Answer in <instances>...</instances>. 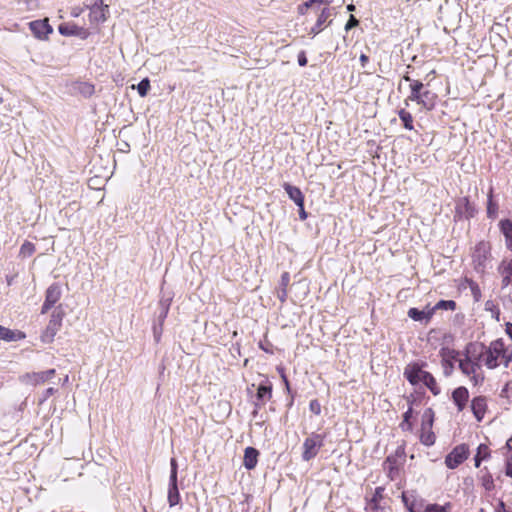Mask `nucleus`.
<instances>
[{
  "mask_svg": "<svg viewBox=\"0 0 512 512\" xmlns=\"http://www.w3.org/2000/svg\"><path fill=\"white\" fill-rule=\"evenodd\" d=\"M481 351V343H469L464 358L458 360L459 369L474 386L481 384L485 378L481 367Z\"/></svg>",
  "mask_w": 512,
  "mask_h": 512,
  "instance_id": "f257e3e1",
  "label": "nucleus"
},
{
  "mask_svg": "<svg viewBox=\"0 0 512 512\" xmlns=\"http://www.w3.org/2000/svg\"><path fill=\"white\" fill-rule=\"evenodd\" d=\"M481 360L488 369H495L500 365L507 368L512 360V351L505 348L502 339L492 341L489 346L481 344Z\"/></svg>",
  "mask_w": 512,
  "mask_h": 512,
  "instance_id": "f03ea898",
  "label": "nucleus"
},
{
  "mask_svg": "<svg viewBox=\"0 0 512 512\" xmlns=\"http://www.w3.org/2000/svg\"><path fill=\"white\" fill-rule=\"evenodd\" d=\"M404 375L412 385L423 383L434 395L440 393V387L436 379L431 373L424 371L419 364L413 363L407 365L404 370Z\"/></svg>",
  "mask_w": 512,
  "mask_h": 512,
  "instance_id": "7ed1b4c3",
  "label": "nucleus"
},
{
  "mask_svg": "<svg viewBox=\"0 0 512 512\" xmlns=\"http://www.w3.org/2000/svg\"><path fill=\"white\" fill-rule=\"evenodd\" d=\"M491 260V246L488 242L480 241L472 252V262L478 272H484Z\"/></svg>",
  "mask_w": 512,
  "mask_h": 512,
  "instance_id": "20e7f679",
  "label": "nucleus"
},
{
  "mask_svg": "<svg viewBox=\"0 0 512 512\" xmlns=\"http://www.w3.org/2000/svg\"><path fill=\"white\" fill-rule=\"evenodd\" d=\"M324 444V436L317 433H312L307 437L303 443L302 458L305 461L313 459L319 452Z\"/></svg>",
  "mask_w": 512,
  "mask_h": 512,
  "instance_id": "39448f33",
  "label": "nucleus"
},
{
  "mask_svg": "<svg viewBox=\"0 0 512 512\" xmlns=\"http://www.w3.org/2000/svg\"><path fill=\"white\" fill-rule=\"evenodd\" d=\"M384 487H377L366 504L367 512H387L388 506L384 498Z\"/></svg>",
  "mask_w": 512,
  "mask_h": 512,
  "instance_id": "423d86ee",
  "label": "nucleus"
},
{
  "mask_svg": "<svg viewBox=\"0 0 512 512\" xmlns=\"http://www.w3.org/2000/svg\"><path fill=\"white\" fill-rule=\"evenodd\" d=\"M469 455V449L465 444L456 446L445 458V464L450 469L457 468Z\"/></svg>",
  "mask_w": 512,
  "mask_h": 512,
  "instance_id": "0eeeda50",
  "label": "nucleus"
},
{
  "mask_svg": "<svg viewBox=\"0 0 512 512\" xmlns=\"http://www.w3.org/2000/svg\"><path fill=\"white\" fill-rule=\"evenodd\" d=\"M62 289L59 283L51 284L45 292V301L41 308V314H46L61 298Z\"/></svg>",
  "mask_w": 512,
  "mask_h": 512,
  "instance_id": "6e6552de",
  "label": "nucleus"
},
{
  "mask_svg": "<svg viewBox=\"0 0 512 512\" xmlns=\"http://www.w3.org/2000/svg\"><path fill=\"white\" fill-rule=\"evenodd\" d=\"M61 324H62V315L59 312H57V313L54 312L51 315V318L49 320V323H48L46 329L44 330V332L41 335V340L44 343H51L53 341L55 335L59 331Z\"/></svg>",
  "mask_w": 512,
  "mask_h": 512,
  "instance_id": "1a4fd4ad",
  "label": "nucleus"
},
{
  "mask_svg": "<svg viewBox=\"0 0 512 512\" xmlns=\"http://www.w3.org/2000/svg\"><path fill=\"white\" fill-rule=\"evenodd\" d=\"M439 353L441 356L444 374L446 376H449L454 369V361L459 360L458 359L459 352L454 349H450L448 347H443V348H441Z\"/></svg>",
  "mask_w": 512,
  "mask_h": 512,
  "instance_id": "9d476101",
  "label": "nucleus"
},
{
  "mask_svg": "<svg viewBox=\"0 0 512 512\" xmlns=\"http://www.w3.org/2000/svg\"><path fill=\"white\" fill-rule=\"evenodd\" d=\"M401 499L409 512H423L425 507L423 500L418 499L414 491L403 492Z\"/></svg>",
  "mask_w": 512,
  "mask_h": 512,
  "instance_id": "9b49d317",
  "label": "nucleus"
},
{
  "mask_svg": "<svg viewBox=\"0 0 512 512\" xmlns=\"http://www.w3.org/2000/svg\"><path fill=\"white\" fill-rule=\"evenodd\" d=\"M429 414L426 412L424 417H428L427 422L423 421L422 423V433L420 435V441L425 446H432L435 443V434L430 430L432 426V415L431 410H428Z\"/></svg>",
  "mask_w": 512,
  "mask_h": 512,
  "instance_id": "f8f14e48",
  "label": "nucleus"
},
{
  "mask_svg": "<svg viewBox=\"0 0 512 512\" xmlns=\"http://www.w3.org/2000/svg\"><path fill=\"white\" fill-rule=\"evenodd\" d=\"M108 11V6L103 4L102 0H95L91 9H90V20L92 22H104L106 20V12Z\"/></svg>",
  "mask_w": 512,
  "mask_h": 512,
  "instance_id": "ddd939ff",
  "label": "nucleus"
},
{
  "mask_svg": "<svg viewBox=\"0 0 512 512\" xmlns=\"http://www.w3.org/2000/svg\"><path fill=\"white\" fill-rule=\"evenodd\" d=\"M30 30L37 38H44L52 32L47 20H36L29 23Z\"/></svg>",
  "mask_w": 512,
  "mask_h": 512,
  "instance_id": "4468645a",
  "label": "nucleus"
},
{
  "mask_svg": "<svg viewBox=\"0 0 512 512\" xmlns=\"http://www.w3.org/2000/svg\"><path fill=\"white\" fill-rule=\"evenodd\" d=\"M475 212L474 207L464 199L457 205L455 221H469Z\"/></svg>",
  "mask_w": 512,
  "mask_h": 512,
  "instance_id": "2eb2a0df",
  "label": "nucleus"
},
{
  "mask_svg": "<svg viewBox=\"0 0 512 512\" xmlns=\"http://www.w3.org/2000/svg\"><path fill=\"white\" fill-rule=\"evenodd\" d=\"M60 34L64 36H77L86 39L89 35L88 31L74 24H62L59 26Z\"/></svg>",
  "mask_w": 512,
  "mask_h": 512,
  "instance_id": "dca6fc26",
  "label": "nucleus"
},
{
  "mask_svg": "<svg viewBox=\"0 0 512 512\" xmlns=\"http://www.w3.org/2000/svg\"><path fill=\"white\" fill-rule=\"evenodd\" d=\"M499 273L502 276V285H512V258H505L499 266Z\"/></svg>",
  "mask_w": 512,
  "mask_h": 512,
  "instance_id": "f3484780",
  "label": "nucleus"
},
{
  "mask_svg": "<svg viewBox=\"0 0 512 512\" xmlns=\"http://www.w3.org/2000/svg\"><path fill=\"white\" fill-rule=\"evenodd\" d=\"M469 398V392L466 387H458L452 393V399L454 404L457 406L458 411H462Z\"/></svg>",
  "mask_w": 512,
  "mask_h": 512,
  "instance_id": "a211bd4d",
  "label": "nucleus"
},
{
  "mask_svg": "<svg viewBox=\"0 0 512 512\" xmlns=\"http://www.w3.org/2000/svg\"><path fill=\"white\" fill-rule=\"evenodd\" d=\"M284 190L288 194L289 198L301 209L303 210V204H304V196L301 192V190L293 186L289 183H284L283 185Z\"/></svg>",
  "mask_w": 512,
  "mask_h": 512,
  "instance_id": "6ab92c4d",
  "label": "nucleus"
},
{
  "mask_svg": "<svg viewBox=\"0 0 512 512\" xmlns=\"http://www.w3.org/2000/svg\"><path fill=\"white\" fill-rule=\"evenodd\" d=\"M434 314V309L427 308L424 310H419L417 308H410L408 310V316L414 320L419 322H428Z\"/></svg>",
  "mask_w": 512,
  "mask_h": 512,
  "instance_id": "aec40b11",
  "label": "nucleus"
},
{
  "mask_svg": "<svg viewBox=\"0 0 512 512\" xmlns=\"http://www.w3.org/2000/svg\"><path fill=\"white\" fill-rule=\"evenodd\" d=\"M486 399L484 397H475L471 402L472 412L477 419V421H481L486 412Z\"/></svg>",
  "mask_w": 512,
  "mask_h": 512,
  "instance_id": "412c9836",
  "label": "nucleus"
},
{
  "mask_svg": "<svg viewBox=\"0 0 512 512\" xmlns=\"http://www.w3.org/2000/svg\"><path fill=\"white\" fill-rule=\"evenodd\" d=\"M25 338V334L19 330H11L9 328H6L2 325H0V340L6 341V342H13L22 340Z\"/></svg>",
  "mask_w": 512,
  "mask_h": 512,
  "instance_id": "4be33fe9",
  "label": "nucleus"
},
{
  "mask_svg": "<svg viewBox=\"0 0 512 512\" xmlns=\"http://www.w3.org/2000/svg\"><path fill=\"white\" fill-rule=\"evenodd\" d=\"M55 376V369H49L42 372H34L31 374H27V378L32 384H42Z\"/></svg>",
  "mask_w": 512,
  "mask_h": 512,
  "instance_id": "5701e85b",
  "label": "nucleus"
},
{
  "mask_svg": "<svg viewBox=\"0 0 512 512\" xmlns=\"http://www.w3.org/2000/svg\"><path fill=\"white\" fill-rule=\"evenodd\" d=\"M437 95L430 91V90H424L422 94L420 95L418 105H420L422 108L426 110H432L436 103Z\"/></svg>",
  "mask_w": 512,
  "mask_h": 512,
  "instance_id": "b1692460",
  "label": "nucleus"
},
{
  "mask_svg": "<svg viewBox=\"0 0 512 512\" xmlns=\"http://www.w3.org/2000/svg\"><path fill=\"white\" fill-rule=\"evenodd\" d=\"M258 451L253 447H247L244 451L243 465L246 469L252 470L256 467L258 462Z\"/></svg>",
  "mask_w": 512,
  "mask_h": 512,
  "instance_id": "393cba45",
  "label": "nucleus"
},
{
  "mask_svg": "<svg viewBox=\"0 0 512 512\" xmlns=\"http://www.w3.org/2000/svg\"><path fill=\"white\" fill-rule=\"evenodd\" d=\"M478 479L480 481L481 486L487 491L490 492L494 490L495 484L492 474L489 470L484 467L479 471Z\"/></svg>",
  "mask_w": 512,
  "mask_h": 512,
  "instance_id": "a878e982",
  "label": "nucleus"
},
{
  "mask_svg": "<svg viewBox=\"0 0 512 512\" xmlns=\"http://www.w3.org/2000/svg\"><path fill=\"white\" fill-rule=\"evenodd\" d=\"M272 397V386L271 385H259L257 389V402L256 407L264 405Z\"/></svg>",
  "mask_w": 512,
  "mask_h": 512,
  "instance_id": "bb28decb",
  "label": "nucleus"
},
{
  "mask_svg": "<svg viewBox=\"0 0 512 512\" xmlns=\"http://www.w3.org/2000/svg\"><path fill=\"white\" fill-rule=\"evenodd\" d=\"M383 466H384V470L387 472L388 477L391 480H395L399 473L397 459L395 457L389 456L386 458Z\"/></svg>",
  "mask_w": 512,
  "mask_h": 512,
  "instance_id": "cd10ccee",
  "label": "nucleus"
},
{
  "mask_svg": "<svg viewBox=\"0 0 512 512\" xmlns=\"http://www.w3.org/2000/svg\"><path fill=\"white\" fill-rule=\"evenodd\" d=\"M332 15V10L330 8H324L320 15L318 16V19L315 23V25L311 28L310 34L317 35L321 30L324 23L328 20V18Z\"/></svg>",
  "mask_w": 512,
  "mask_h": 512,
  "instance_id": "c85d7f7f",
  "label": "nucleus"
},
{
  "mask_svg": "<svg viewBox=\"0 0 512 512\" xmlns=\"http://www.w3.org/2000/svg\"><path fill=\"white\" fill-rule=\"evenodd\" d=\"M490 450L487 445L480 444L477 448V453L475 455V466L478 468L481 464L482 460L489 458Z\"/></svg>",
  "mask_w": 512,
  "mask_h": 512,
  "instance_id": "c756f323",
  "label": "nucleus"
},
{
  "mask_svg": "<svg viewBox=\"0 0 512 512\" xmlns=\"http://www.w3.org/2000/svg\"><path fill=\"white\" fill-rule=\"evenodd\" d=\"M493 189L490 188L488 193V201H487V215L490 219H495L498 211V205L492 199Z\"/></svg>",
  "mask_w": 512,
  "mask_h": 512,
  "instance_id": "7c9ffc66",
  "label": "nucleus"
},
{
  "mask_svg": "<svg viewBox=\"0 0 512 512\" xmlns=\"http://www.w3.org/2000/svg\"><path fill=\"white\" fill-rule=\"evenodd\" d=\"M400 120L402 121L404 127L408 130L413 129V117L410 112L401 109L398 113Z\"/></svg>",
  "mask_w": 512,
  "mask_h": 512,
  "instance_id": "2f4dec72",
  "label": "nucleus"
},
{
  "mask_svg": "<svg viewBox=\"0 0 512 512\" xmlns=\"http://www.w3.org/2000/svg\"><path fill=\"white\" fill-rule=\"evenodd\" d=\"M450 511H451L450 503H446L444 505L427 504L423 510V512H450Z\"/></svg>",
  "mask_w": 512,
  "mask_h": 512,
  "instance_id": "473e14b6",
  "label": "nucleus"
},
{
  "mask_svg": "<svg viewBox=\"0 0 512 512\" xmlns=\"http://www.w3.org/2000/svg\"><path fill=\"white\" fill-rule=\"evenodd\" d=\"M180 501V494L178 491V487H169L168 488V502L170 507L177 505Z\"/></svg>",
  "mask_w": 512,
  "mask_h": 512,
  "instance_id": "72a5a7b5",
  "label": "nucleus"
},
{
  "mask_svg": "<svg viewBox=\"0 0 512 512\" xmlns=\"http://www.w3.org/2000/svg\"><path fill=\"white\" fill-rule=\"evenodd\" d=\"M150 90V81L148 78H144L137 84V91L141 97H145Z\"/></svg>",
  "mask_w": 512,
  "mask_h": 512,
  "instance_id": "f704fd0d",
  "label": "nucleus"
},
{
  "mask_svg": "<svg viewBox=\"0 0 512 512\" xmlns=\"http://www.w3.org/2000/svg\"><path fill=\"white\" fill-rule=\"evenodd\" d=\"M456 307V303L452 300H441L439 301L432 309H444V310H454Z\"/></svg>",
  "mask_w": 512,
  "mask_h": 512,
  "instance_id": "c9c22d12",
  "label": "nucleus"
},
{
  "mask_svg": "<svg viewBox=\"0 0 512 512\" xmlns=\"http://www.w3.org/2000/svg\"><path fill=\"white\" fill-rule=\"evenodd\" d=\"M501 230L506 239V246L512 251V226H501Z\"/></svg>",
  "mask_w": 512,
  "mask_h": 512,
  "instance_id": "e433bc0d",
  "label": "nucleus"
},
{
  "mask_svg": "<svg viewBox=\"0 0 512 512\" xmlns=\"http://www.w3.org/2000/svg\"><path fill=\"white\" fill-rule=\"evenodd\" d=\"M35 251L34 245L31 242H25L21 246L20 254L23 257H29L31 256Z\"/></svg>",
  "mask_w": 512,
  "mask_h": 512,
  "instance_id": "4c0bfd02",
  "label": "nucleus"
},
{
  "mask_svg": "<svg viewBox=\"0 0 512 512\" xmlns=\"http://www.w3.org/2000/svg\"><path fill=\"white\" fill-rule=\"evenodd\" d=\"M309 409L313 414L319 415L321 413V405L319 401L316 399L311 400L309 403Z\"/></svg>",
  "mask_w": 512,
  "mask_h": 512,
  "instance_id": "58836bf2",
  "label": "nucleus"
},
{
  "mask_svg": "<svg viewBox=\"0 0 512 512\" xmlns=\"http://www.w3.org/2000/svg\"><path fill=\"white\" fill-rule=\"evenodd\" d=\"M359 24V21L358 19H356L353 15H350L346 25H345V30L346 31H349L351 30L352 28L358 26Z\"/></svg>",
  "mask_w": 512,
  "mask_h": 512,
  "instance_id": "ea45409f",
  "label": "nucleus"
},
{
  "mask_svg": "<svg viewBox=\"0 0 512 512\" xmlns=\"http://www.w3.org/2000/svg\"><path fill=\"white\" fill-rule=\"evenodd\" d=\"M290 282V275L288 272H284L281 276L280 286L281 288L287 289Z\"/></svg>",
  "mask_w": 512,
  "mask_h": 512,
  "instance_id": "a19ab883",
  "label": "nucleus"
},
{
  "mask_svg": "<svg viewBox=\"0 0 512 512\" xmlns=\"http://www.w3.org/2000/svg\"><path fill=\"white\" fill-rule=\"evenodd\" d=\"M424 88V85L422 82L418 81V80H415V81H412V83L410 84V90H413V91H424L423 90Z\"/></svg>",
  "mask_w": 512,
  "mask_h": 512,
  "instance_id": "79ce46f5",
  "label": "nucleus"
},
{
  "mask_svg": "<svg viewBox=\"0 0 512 512\" xmlns=\"http://www.w3.org/2000/svg\"><path fill=\"white\" fill-rule=\"evenodd\" d=\"M170 303H171V298L170 297H168L166 299L162 298L160 300V302H159L160 309H164L166 311H169Z\"/></svg>",
  "mask_w": 512,
  "mask_h": 512,
  "instance_id": "37998d69",
  "label": "nucleus"
},
{
  "mask_svg": "<svg viewBox=\"0 0 512 512\" xmlns=\"http://www.w3.org/2000/svg\"><path fill=\"white\" fill-rule=\"evenodd\" d=\"M422 92L423 91H417L416 92V91L411 90L410 95L408 96L407 100L414 101V102L418 103L420 95L422 94Z\"/></svg>",
  "mask_w": 512,
  "mask_h": 512,
  "instance_id": "c03bdc74",
  "label": "nucleus"
},
{
  "mask_svg": "<svg viewBox=\"0 0 512 512\" xmlns=\"http://www.w3.org/2000/svg\"><path fill=\"white\" fill-rule=\"evenodd\" d=\"M311 6H313V5L310 3V1H309V0H308V1H306L305 3H303V4L299 5V7H298V12H299V14L304 15V14L306 13V11H307Z\"/></svg>",
  "mask_w": 512,
  "mask_h": 512,
  "instance_id": "a18cd8bd",
  "label": "nucleus"
},
{
  "mask_svg": "<svg viewBox=\"0 0 512 512\" xmlns=\"http://www.w3.org/2000/svg\"><path fill=\"white\" fill-rule=\"evenodd\" d=\"M169 487H178L177 486V472H175V471H170Z\"/></svg>",
  "mask_w": 512,
  "mask_h": 512,
  "instance_id": "49530a36",
  "label": "nucleus"
},
{
  "mask_svg": "<svg viewBox=\"0 0 512 512\" xmlns=\"http://www.w3.org/2000/svg\"><path fill=\"white\" fill-rule=\"evenodd\" d=\"M298 64L302 67L307 65V57L304 51L298 54Z\"/></svg>",
  "mask_w": 512,
  "mask_h": 512,
  "instance_id": "de8ad7c7",
  "label": "nucleus"
},
{
  "mask_svg": "<svg viewBox=\"0 0 512 512\" xmlns=\"http://www.w3.org/2000/svg\"><path fill=\"white\" fill-rule=\"evenodd\" d=\"M495 512H510L506 509V505L505 503L500 500L497 504V506L495 507Z\"/></svg>",
  "mask_w": 512,
  "mask_h": 512,
  "instance_id": "09e8293b",
  "label": "nucleus"
},
{
  "mask_svg": "<svg viewBox=\"0 0 512 512\" xmlns=\"http://www.w3.org/2000/svg\"><path fill=\"white\" fill-rule=\"evenodd\" d=\"M400 428L403 430V431H409L412 429V424L410 421L408 420H403L401 423H400Z\"/></svg>",
  "mask_w": 512,
  "mask_h": 512,
  "instance_id": "8fccbe9b",
  "label": "nucleus"
},
{
  "mask_svg": "<svg viewBox=\"0 0 512 512\" xmlns=\"http://www.w3.org/2000/svg\"><path fill=\"white\" fill-rule=\"evenodd\" d=\"M169 311L161 309L160 314L158 316L159 324L163 325L164 320L166 319Z\"/></svg>",
  "mask_w": 512,
  "mask_h": 512,
  "instance_id": "3c124183",
  "label": "nucleus"
},
{
  "mask_svg": "<svg viewBox=\"0 0 512 512\" xmlns=\"http://www.w3.org/2000/svg\"><path fill=\"white\" fill-rule=\"evenodd\" d=\"M161 333H162V325L159 324V327H157V326L154 327V337H155L156 341H159Z\"/></svg>",
  "mask_w": 512,
  "mask_h": 512,
  "instance_id": "603ef678",
  "label": "nucleus"
},
{
  "mask_svg": "<svg viewBox=\"0 0 512 512\" xmlns=\"http://www.w3.org/2000/svg\"><path fill=\"white\" fill-rule=\"evenodd\" d=\"M278 298L281 302H284L287 298V289L281 288L278 293Z\"/></svg>",
  "mask_w": 512,
  "mask_h": 512,
  "instance_id": "864d4df0",
  "label": "nucleus"
},
{
  "mask_svg": "<svg viewBox=\"0 0 512 512\" xmlns=\"http://www.w3.org/2000/svg\"><path fill=\"white\" fill-rule=\"evenodd\" d=\"M506 475L512 478V460H508L507 466H506Z\"/></svg>",
  "mask_w": 512,
  "mask_h": 512,
  "instance_id": "5fc2aeb1",
  "label": "nucleus"
},
{
  "mask_svg": "<svg viewBox=\"0 0 512 512\" xmlns=\"http://www.w3.org/2000/svg\"><path fill=\"white\" fill-rule=\"evenodd\" d=\"M412 412H413V410H412V407L410 406V407L408 408V410L404 413V415H403V420H408V421H410V418L412 417Z\"/></svg>",
  "mask_w": 512,
  "mask_h": 512,
  "instance_id": "6e6d98bb",
  "label": "nucleus"
},
{
  "mask_svg": "<svg viewBox=\"0 0 512 512\" xmlns=\"http://www.w3.org/2000/svg\"><path fill=\"white\" fill-rule=\"evenodd\" d=\"M170 466H171V471H175L177 472V469H178V465H177V461L175 458H171L170 460Z\"/></svg>",
  "mask_w": 512,
  "mask_h": 512,
  "instance_id": "4d7b16f0",
  "label": "nucleus"
},
{
  "mask_svg": "<svg viewBox=\"0 0 512 512\" xmlns=\"http://www.w3.org/2000/svg\"><path fill=\"white\" fill-rule=\"evenodd\" d=\"M369 61V58L367 55L365 54H361L360 55V62H361V65L364 67L366 65V63Z\"/></svg>",
  "mask_w": 512,
  "mask_h": 512,
  "instance_id": "13d9d810",
  "label": "nucleus"
},
{
  "mask_svg": "<svg viewBox=\"0 0 512 512\" xmlns=\"http://www.w3.org/2000/svg\"><path fill=\"white\" fill-rule=\"evenodd\" d=\"M511 442H512V437L507 441L506 449L508 450L509 453H511V460H512V446H511Z\"/></svg>",
  "mask_w": 512,
  "mask_h": 512,
  "instance_id": "bf43d9fd",
  "label": "nucleus"
},
{
  "mask_svg": "<svg viewBox=\"0 0 512 512\" xmlns=\"http://www.w3.org/2000/svg\"><path fill=\"white\" fill-rule=\"evenodd\" d=\"M506 332L507 334L510 336V338L512 339V324L511 323H508L507 326H506Z\"/></svg>",
  "mask_w": 512,
  "mask_h": 512,
  "instance_id": "052dcab7",
  "label": "nucleus"
},
{
  "mask_svg": "<svg viewBox=\"0 0 512 512\" xmlns=\"http://www.w3.org/2000/svg\"><path fill=\"white\" fill-rule=\"evenodd\" d=\"M54 393H55V389H54V388H52V387H50V388H48V389L46 390V392H45V397L47 398V397L51 396V395H52V394H54Z\"/></svg>",
  "mask_w": 512,
  "mask_h": 512,
  "instance_id": "680f3d73",
  "label": "nucleus"
},
{
  "mask_svg": "<svg viewBox=\"0 0 512 512\" xmlns=\"http://www.w3.org/2000/svg\"><path fill=\"white\" fill-rule=\"evenodd\" d=\"M403 79H404L405 81L409 82L410 84L412 83V81H414L413 79H411V78H410V76H409V75H404V76H403Z\"/></svg>",
  "mask_w": 512,
  "mask_h": 512,
  "instance_id": "e2e57ef3",
  "label": "nucleus"
},
{
  "mask_svg": "<svg viewBox=\"0 0 512 512\" xmlns=\"http://www.w3.org/2000/svg\"><path fill=\"white\" fill-rule=\"evenodd\" d=\"M312 5L314 4H321L324 2V0H309Z\"/></svg>",
  "mask_w": 512,
  "mask_h": 512,
  "instance_id": "0e129e2a",
  "label": "nucleus"
},
{
  "mask_svg": "<svg viewBox=\"0 0 512 512\" xmlns=\"http://www.w3.org/2000/svg\"><path fill=\"white\" fill-rule=\"evenodd\" d=\"M300 218H301V220H304L306 218V213H305L304 209L303 210L300 209Z\"/></svg>",
  "mask_w": 512,
  "mask_h": 512,
  "instance_id": "69168bd1",
  "label": "nucleus"
},
{
  "mask_svg": "<svg viewBox=\"0 0 512 512\" xmlns=\"http://www.w3.org/2000/svg\"><path fill=\"white\" fill-rule=\"evenodd\" d=\"M498 224L504 225V224H512L508 219L501 220Z\"/></svg>",
  "mask_w": 512,
  "mask_h": 512,
  "instance_id": "338daca9",
  "label": "nucleus"
},
{
  "mask_svg": "<svg viewBox=\"0 0 512 512\" xmlns=\"http://www.w3.org/2000/svg\"><path fill=\"white\" fill-rule=\"evenodd\" d=\"M347 10H348V11H354V10H355V6H354L353 4H349V5L347 6Z\"/></svg>",
  "mask_w": 512,
  "mask_h": 512,
  "instance_id": "774afa93",
  "label": "nucleus"
}]
</instances>
